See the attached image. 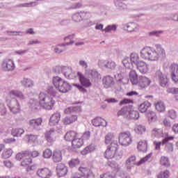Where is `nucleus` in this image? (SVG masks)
Segmentation results:
<instances>
[{
  "mask_svg": "<svg viewBox=\"0 0 178 178\" xmlns=\"http://www.w3.org/2000/svg\"><path fill=\"white\" fill-rule=\"evenodd\" d=\"M77 120V115H72L70 117H65L63 122L64 124L67 125V124H72V123H74Z\"/></svg>",
  "mask_w": 178,
  "mask_h": 178,
  "instance_id": "39",
  "label": "nucleus"
},
{
  "mask_svg": "<svg viewBox=\"0 0 178 178\" xmlns=\"http://www.w3.org/2000/svg\"><path fill=\"white\" fill-rule=\"evenodd\" d=\"M7 106H8L13 113H19L20 112V104L19 101L16 99H12L9 100L8 98L6 99Z\"/></svg>",
  "mask_w": 178,
  "mask_h": 178,
  "instance_id": "11",
  "label": "nucleus"
},
{
  "mask_svg": "<svg viewBox=\"0 0 178 178\" xmlns=\"http://www.w3.org/2000/svg\"><path fill=\"white\" fill-rule=\"evenodd\" d=\"M168 116L169 118H170V119H176V118L177 117V115L175 110H170L168 111Z\"/></svg>",
  "mask_w": 178,
  "mask_h": 178,
  "instance_id": "64",
  "label": "nucleus"
},
{
  "mask_svg": "<svg viewBox=\"0 0 178 178\" xmlns=\"http://www.w3.org/2000/svg\"><path fill=\"white\" fill-rule=\"evenodd\" d=\"M79 135V134L74 131L67 132L64 136L65 141H73Z\"/></svg>",
  "mask_w": 178,
  "mask_h": 178,
  "instance_id": "32",
  "label": "nucleus"
},
{
  "mask_svg": "<svg viewBox=\"0 0 178 178\" xmlns=\"http://www.w3.org/2000/svg\"><path fill=\"white\" fill-rule=\"evenodd\" d=\"M165 150L167 152H173V144L170 142V140H168L165 143Z\"/></svg>",
  "mask_w": 178,
  "mask_h": 178,
  "instance_id": "58",
  "label": "nucleus"
},
{
  "mask_svg": "<svg viewBox=\"0 0 178 178\" xmlns=\"http://www.w3.org/2000/svg\"><path fill=\"white\" fill-rule=\"evenodd\" d=\"M74 34H71V35L64 38V41H65V42H66L65 44L73 45V44H74V45H83V44H84V42H76V41H74Z\"/></svg>",
  "mask_w": 178,
  "mask_h": 178,
  "instance_id": "25",
  "label": "nucleus"
},
{
  "mask_svg": "<svg viewBox=\"0 0 178 178\" xmlns=\"http://www.w3.org/2000/svg\"><path fill=\"white\" fill-rule=\"evenodd\" d=\"M79 111V106H71L65 109L64 112L67 115L70 113H74V112H77Z\"/></svg>",
  "mask_w": 178,
  "mask_h": 178,
  "instance_id": "49",
  "label": "nucleus"
},
{
  "mask_svg": "<svg viewBox=\"0 0 178 178\" xmlns=\"http://www.w3.org/2000/svg\"><path fill=\"white\" fill-rule=\"evenodd\" d=\"M160 162L162 166L168 167L170 165V163H169V159L164 156H161Z\"/></svg>",
  "mask_w": 178,
  "mask_h": 178,
  "instance_id": "55",
  "label": "nucleus"
},
{
  "mask_svg": "<svg viewBox=\"0 0 178 178\" xmlns=\"http://www.w3.org/2000/svg\"><path fill=\"white\" fill-rule=\"evenodd\" d=\"M79 171L80 173H74L72 175V178H86L88 173L91 171L90 169L87 168V167H80L79 168Z\"/></svg>",
  "mask_w": 178,
  "mask_h": 178,
  "instance_id": "15",
  "label": "nucleus"
},
{
  "mask_svg": "<svg viewBox=\"0 0 178 178\" xmlns=\"http://www.w3.org/2000/svg\"><path fill=\"white\" fill-rule=\"evenodd\" d=\"M129 60L132 65H136L137 63L140 62V56H138V54H137V53H131Z\"/></svg>",
  "mask_w": 178,
  "mask_h": 178,
  "instance_id": "40",
  "label": "nucleus"
},
{
  "mask_svg": "<svg viewBox=\"0 0 178 178\" xmlns=\"http://www.w3.org/2000/svg\"><path fill=\"white\" fill-rule=\"evenodd\" d=\"M80 164V160L79 159H73L69 162V165L70 168H74V166H77V165Z\"/></svg>",
  "mask_w": 178,
  "mask_h": 178,
  "instance_id": "59",
  "label": "nucleus"
},
{
  "mask_svg": "<svg viewBox=\"0 0 178 178\" xmlns=\"http://www.w3.org/2000/svg\"><path fill=\"white\" fill-rule=\"evenodd\" d=\"M38 102L35 99H30L29 106L31 109H40V106H42L44 109L51 111L54 108V105H55V100L52 97H49L45 92H41L38 95Z\"/></svg>",
  "mask_w": 178,
  "mask_h": 178,
  "instance_id": "1",
  "label": "nucleus"
},
{
  "mask_svg": "<svg viewBox=\"0 0 178 178\" xmlns=\"http://www.w3.org/2000/svg\"><path fill=\"white\" fill-rule=\"evenodd\" d=\"M147 116L149 122H155L156 120V114L154 111L147 113Z\"/></svg>",
  "mask_w": 178,
  "mask_h": 178,
  "instance_id": "47",
  "label": "nucleus"
},
{
  "mask_svg": "<svg viewBox=\"0 0 178 178\" xmlns=\"http://www.w3.org/2000/svg\"><path fill=\"white\" fill-rule=\"evenodd\" d=\"M12 134L14 137H20L22 134H24V129L22 128H17V129H13Z\"/></svg>",
  "mask_w": 178,
  "mask_h": 178,
  "instance_id": "46",
  "label": "nucleus"
},
{
  "mask_svg": "<svg viewBox=\"0 0 178 178\" xmlns=\"http://www.w3.org/2000/svg\"><path fill=\"white\" fill-rule=\"evenodd\" d=\"M36 173L38 177L42 178H49L52 176V172L47 168L38 169Z\"/></svg>",
  "mask_w": 178,
  "mask_h": 178,
  "instance_id": "19",
  "label": "nucleus"
},
{
  "mask_svg": "<svg viewBox=\"0 0 178 178\" xmlns=\"http://www.w3.org/2000/svg\"><path fill=\"white\" fill-rule=\"evenodd\" d=\"M54 72L56 74L62 73L68 80H73L78 75V72L73 71V69L70 66L57 65L54 67Z\"/></svg>",
  "mask_w": 178,
  "mask_h": 178,
  "instance_id": "5",
  "label": "nucleus"
},
{
  "mask_svg": "<svg viewBox=\"0 0 178 178\" xmlns=\"http://www.w3.org/2000/svg\"><path fill=\"white\" fill-rule=\"evenodd\" d=\"M52 49L54 54H62V52L66 51V47H65V45H57L54 46Z\"/></svg>",
  "mask_w": 178,
  "mask_h": 178,
  "instance_id": "43",
  "label": "nucleus"
},
{
  "mask_svg": "<svg viewBox=\"0 0 178 178\" xmlns=\"http://www.w3.org/2000/svg\"><path fill=\"white\" fill-rule=\"evenodd\" d=\"M59 120H60V113H55L50 118L49 124L51 126H55V124L59 123Z\"/></svg>",
  "mask_w": 178,
  "mask_h": 178,
  "instance_id": "31",
  "label": "nucleus"
},
{
  "mask_svg": "<svg viewBox=\"0 0 178 178\" xmlns=\"http://www.w3.org/2000/svg\"><path fill=\"white\" fill-rule=\"evenodd\" d=\"M98 65L103 70H115L116 69V63L112 60H99Z\"/></svg>",
  "mask_w": 178,
  "mask_h": 178,
  "instance_id": "10",
  "label": "nucleus"
},
{
  "mask_svg": "<svg viewBox=\"0 0 178 178\" xmlns=\"http://www.w3.org/2000/svg\"><path fill=\"white\" fill-rule=\"evenodd\" d=\"M55 129H51L49 131H47L44 134V138H46L48 143H54L56 140V136L55 135Z\"/></svg>",
  "mask_w": 178,
  "mask_h": 178,
  "instance_id": "21",
  "label": "nucleus"
},
{
  "mask_svg": "<svg viewBox=\"0 0 178 178\" xmlns=\"http://www.w3.org/2000/svg\"><path fill=\"white\" fill-rule=\"evenodd\" d=\"M129 118L134 120H137L140 118V113L137 111H132L131 109L129 111Z\"/></svg>",
  "mask_w": 178,
  "mask_h": 178,
  "instance_id": "41",
  "label": "nucleus"
},
{
  "mask_svg": "<svg viewBox=\"0 0 178 178\" xmlns=\"http://www.w3.org/2000/svg\"><path fill=\"white\" fill-rule=\"evenodd\" d=\"M94 149V145H90L87 147H86L82 151L81 154L82 155H87V154H90V152H92V150Z\"/></svg>",
  "mask_w": 178,
  "mask_h": 178,
  "instance_id": "48",
  "label": "nucleus"
},
{
  "mask_svg": "<svg viewBox=\"0 0 178 178\" xmlns=\"http://www.w3.org/2000/svg\"><path fill=\"white\" fill-rule=\"evenodd\" d=\"M9 97L11 98H15L16 97L17 98H19L21 101H23L24 99H26V97L23 94V92H20L19 90H10L8 92Z\"/></svg>",
  "mask_w": 178,
  "mask_h": 178,
  "instance_id": "24",
  "label": "nucleus"
},
{
  "mask_svg": "<svg viewBox=\"0 0 178 178\" xmlns=\"http://www.w3.org/2000/svg\"><path fill=\"white\" fill-rule=\"evenodd\" d=\"M137 148L140 152H147V149L148 148V143L147 140H140L138 143Z\"/></svg>",
  "mask_w": 178,
  "mask_h": 178,
  "instance_id": "33",
  "label": "nucleus"
},
{
  "mask_svg": "<svg viewBox=\"0 0 178 178\" xmlns=\"http://www.w3.org/2000/svg\"><path fill=\"white\" fill-rule=\"evenodd\" d=\"M135 133H137V134H143L144 131H145V127L140 124L136 126V127L134 129Z\"/></svg>",
  "mask_w": 178,
  "mask_h": 178,
  "instance_id": "54",
  "label": "nucleus"
},
{
  "mask_svg": "<svg viewBox=\"0 0 178 178\" xmlns=\"http://www.w3.org/2000/svg\"><path fill=\"white\" fill-rule=\"evenodd\" d=\"M118 141H113L111 143L108 145L107 149L104 153V156L106 159H112L113 158H116V159H120L122 158L121 155H117L116 152H118Z\"/></svg>",
  "mask_w": 178,
  "mask_h": 178,
  "instance_id": "6",
  "label": "nucleus"
},
{
  "mask_svg": "<svg viewBox=\"0 0 178 178\" xmlns=\"http://www.w3.org/2000/svg\"><path fill=\"white\" fill-rule=\"evenodd\" d=\"M29 143H35L37 141L38 136L37 135H27Z\"/></svg>",
  "mask_w": 178,
  "mask_h": 178,
  "instance_id": "62",
  "label": "nucleus"
},
{
  "mask_svg": "<svg viewBox=\"0 0 178 178\" xmlns=\"http://www.w3.org/2000/svg\"><path fill=\"white\" fill-rule=\"evenodd\" d=\"M52 159L54 162H60L62 161V152L56 149L53 152Z\"/></svg>",
  "mask_w": 178,
  "mask_h": 178,
  "instance_id": "37",
  "label": "nucleus"
},
{
  "mask_svg": "<svg viewBox=\"0 0 178 178\" xmlns=\"http://www.w3.org/2000/svg\"><path fill=\"white\" fill-rule=\"evenodd\" d=\"M102 83L105 88H109L115 84V81H113V78L112 76H106L103 78Z\"/></svg>",
  "mask_w": 178,
  "mask_h": 178,
  "instance_id": "28",
  "label": "nucleus"
},
{
  "mask_svg": "<svg viewBox=\"0 0 178 178\" xmlns=\"http://www.w3.org/2000/svg\"><path fill=\"white\" fill-rule=\"evenodd\" d=\"M115 136L112 133H108L105 136V143L106 144H112L113 141H117L114 140Z\"/></svg>",
  "mask_w": 178,
  "mask_h": 178,
  "instance_id": "45",
  "label": "nucleus"
},
{
  "mask_svg": "<svg viewBox=\"0 0 178 178\" xmlns=\"http://www.w3.org/2000/svg\"><path fill=\"white\" fill-rule=\"evenodd\" d=\"M52 156V150L51 149H46L43 151V157L46 159H49Z\"/></svg>",
  "mask_w": 178,
  "mask_h": 178,
  "instance_id": "57",
  "label": "nucleus"
},
{
  "mask_svg": "<svg viewBox=\"0 0 178 178\" xmlns=\"http://www.w3.org/2000/svg\"><path fill=\"white\" fill-rule=\"evenodd\" d=\"M90 74L92 79H101V75L95 70H92L90 72Z\"/></svg>",
  "mask_w": 178,
  "mask_h": 178,
  "instance_id": "60",
  "label": "nucleus"
},
{
  "mask_svg": "<svg viewBox=\"0 0 178 178\" xmlns=\"http://www.w3.org/2000/svg\"><path fill=\"white\" fill-rule=\"evenodd\" d=\"M56 172L58 177H63V176H66V175H67V167H66L65 164H58L56 167Z\"/></svg>",
  "mask_w": 178,
  "mask_h": 178,
  "instance_id": "22",
  "label": "nucleus"
},
{
  "mask_svg": "<svg viewBox=\"0 0 178 178\" xmlns=\"http://www.w3.org/2000/svg\"><path fill=\"white\" fill-rule=\"evenodd\" d=\"M13 154V151L12 149H6L2 154V158L4 159H8V158H10L12 154Z\"/></svg>",
  "mask_w": 178,
  "mask_h": 178,
  "instance_id": "52",
  "label": "nucleus"
},
{
  "mask_svg": "<svg viewBox=\"0 0 178 178\" xmlns=\"http://www.w3.org/2000/svg\"><path fill=\"white\" fill-rule=\"evenodd\" d=\"M151 156H152V153L147 154L138 162H136V156L134 155L131 156L125 162V168H127V172H129L131 175L136 174L137 172V168H136V165L140 166V165L145 163V162H147V161L151 159Z\"/></svg>",
  "mask_w": 178,
  "mask_h": 178,
  "instance_id": "3",
  "label": "nucleus"
},
{
  "mask_svg": "<svg viewBox=\"0 0 178 178\" xmlns=\"http://www.w3.org/2000/svg\"><path fill=\"white\" fill-rule=\"evenodd\" d=\"M118 26L116 24L108 25L104 29L105 33H111V31H116Z\"/></svg>",
  "mask_w": 178,
  "mask_h": 178,
  "instance_id": "56",
  "label": "nucleus"
},
{
  "mask_svg": "<svg viewBox=\"0 0 178 178\" xmlns=\"http://www.w3.org/2000/svg\"><path fill=\"white\" fill-rule=\"evenodd\" d=\"M157 178H169V171H161L158 175Z\"/></svg>",
  "mask_w": 178,
  "mask_h": 178,
  "instance_id": "61",
  "label": "nucleus"
},
{
  "mask_svg": "<svg viewBox=\"0 0 178 178\" xmlns=\"http://www.w3.org/2000/svg\"><path fill=\"white\" fill-rule=\"evenodd\" d=\"M87 17H90V13L81 11L80 13H74L72 15V19L74 22H75V23H80L81 20Z\"/></svg>",
  "mask_w": 178,
  "mask_h": 178,
  "instance_id": "13",
  "label": "nucleus"
},
{
  "mask_svg": "<svg viewBox=\"0 0 178 178\" xmlns=\"http://www.w3.org/2000/svg\"><path fill=\"white\" fill-rule=\"evenodd\" d=\"M152 136H154V137H156V138H163V145H165V143H168V141H172L173 136H168V133H164L163 131L161 129H154L152 131Z\"/></svg>",
  "mask_w": 178,
  "mask_h": 178,
  "instance_id": "8",
  "label": "nucleus"
},
{
  "mask_svg": "<svg viewBox=\"0 0 178 178\" xmlns=\"http://www.w3.org/2000/svg\"><path fill=\"white\" fill-rule=\"evenodd\" d=\"M20 84L22 87H24V88H33V87H34V81L30 78L24 77L20 81Z\"/></svg>",
  "mask_w": 178,
  "mask_h": 178,
  "instance_id": "23",
  "label": "nucleus"
},
{
  "mask_svg": "<svg viewBox=\"0 0 178 178\" xmlns=\"http://www.w3.org/2000/svg\"><path fill=\"white\" fill-rule=\"evenodd\" d=\"M1 67L4 72H12L15 70V63L12 60H5L1 64Z\"/></svg>",
  "mask_w": 178,
  "mask_h": 178,
  "instance_id": "14",
  "label": "nucleus"
},
{
  "mask_svg": "<svg viewBox=\"0 0 178 178\" xmlns=\"http://www.w3.org/2000/svg\"><path fill=\"white\" fill-rule=\"evenodd\" d=\"M52 83L59 92L65 94L72 90V85L58 76L53 77Z\"/></svg>",
  "mask_w": 178,
  "mask_h": 178,
  "instance_id": "4",
  "label": "nucleus"
},
{
  "mask_svg": "<svg viewBox=\"0 0 178 178\" xmlns=\"http://www.w3.org/2000/svg\"><path fill=\"white\" fill-rule=\"evenodd\" d=\"M122 27L124 30H127V31H130L131 33H132L133 31L137 33V31L140 30V26H138V24L134 22L124 24H122Z\"/></svg>",
  "mask_w": 178,
  "mask_h": 178,
  "instance_id": "16",
  "label": "nucleus"
},
{
  "mask_svg": "<svg viewBox=\"0 0 178 178\" xmlns=\"http://www.w3.org/2000/svg\"><path fill=\"white\" fill-rule=\"evenodd\" d=\"M45 94L54 99V97H56L58 95V91L56 90V88H54V86H49L47 90V93Z\"/></svg>",
  "mask_w": 178,
  "mask_h": 178,
  "instance_id": "36",
  "label": "nucleus"
},
{
  "mask_svg": "<svg viewBox=\"0 0 178 178\" xmlns=\"http://www.w3.org/2000/svg\"><path fill=\"white\" fill-rule=\"evenodd\" d=\"M119 143L121 144V145H124V147L130 145V144L133 143V140L131 139V134L130 131L120 133L119 135Z\"/></svg>",
  "mask_w": 178,
  "mask_h": 178,
  "instance_id": "9",
  "label": "nucleus"
},
{
  "mask_svg": "<svg viewBox=\"0 0 178 178\" xmlns=\"http://www.w3.org/2000/svg\"><path fill=\"white\" fill-rule=\"evenodd\" d=\"M29 126H30L33 130L40 131L42 129V118L31 119L28 122Z\"/></svg>",
  "mask_w": 178,
  "mask_h": 178,
  "instance_id": "12",
  "label": "nucleus"
},
{
  "mask_svg": "<svg viewBox=\"0 0 178 178\" xmlns=\"http://www.w3.org/2000/svg\"><path fill=\"white\" fill-rule=\"evenodd\" d=\"M171 77L175 83H178V64L171 65Z\"/></svg>",
  "mask_w": 178,
  "mask_h": 178,
  "instance_id": "26",
  "label": "nucleus"
},
{
  "mask_svg": "<svg viewBox=\"0 0 178 178\" xmlns=\"http://www.w3.org/2000/svg\"><path fill=\"white\" fill-rule=\"evenodd\" d=\"M8 35H19V37L23 36L24 33L22 31H7Z\"/></svg>",
  "mask_w": 178,
  "mask_h": 178,
  "instance_id": "63",
  "label": "nucleus"
},
{
  "mask_svg": "<svg viewBox=\"0 0 178 178\" xmlns=\"http://www.w3.org/2000/svg\"><path fill=\"white\" fill-rule=\"evenodd\" d=\"M27 156H30V152H29V151L22 152L18 153L16 155V160L22 161V159H23V158H27Z\"/></svg>",
  "mask_w": 178,
  "mask_h": 178,
  "instance_id": "42",
  "label": "nucleus"
},
{
  "mask_svg": "<svg viewBox=\"0 0 178 178\" xmlns=\"http://www.w3.org/2000/svg\"><path fill=\"white\" fill-rule=\"evenodd\" d=\"M136 84H138V87L140 88H145L146 87H148L149 84H151V80L147 78V76H140Z\"/></svg>",
  "mask_w": 178,
  "mask_h": 178,
  "instance_id": "17",
  "label": "nucleus"
},
{
  "mask_svg": "<svg viewBox=\"0 0 178 178\" xmlns=\"http://www.w3.org/2000/svg\"><path fill=\"white\" fill-rule=\"evenodd\" d=\"M126 1L127 0H115L114 3L118 9L120 10H124V9H127V8Z\"/></svg>",
  "mask_w": 178,
  "mask_h": 178,
  "instance_id": "34",
  "label": "nucleus"
},
{
  "mask_svg": "<svg viewBox=\"0 0 178 178\" xmlns=\"http://www.w3.org/2000/svg\"><path fill=\"white\" fill-rule=\"evenodd\" d=\"M38 3L37 1H32L31 3H21L18 5L19 8H31V6H37Z\"/></svg>",
  "mask_w": 178,
  "mask_h": 178,
  "instance_id": "50",
  "label": "nucleus"
},
{
  "mask_svg": "<svg viewBox=\"0 0 178 178\" xmlns=\"http://www.w3.org/2000/svg\"><path fill=\"white\" fill-rule=\"evenodd\" d=\"M129 79L130 81L134 86L137 85L138 78L136 70H131V72H129Z\"/></svg>",
  "mask_w": 178,
  "mask_h": 178,
  "instance_id": "38",
  "label": "nucleus"
},
{
  "mask_svg": "<svg viewBox=\"0 0 178 178\" xmlns=\"http://www.w3.org/2000/svg\"><path fill=\"white\" fill-rule=\"evenodd\" d=\"M92 123L95 127H106V121L102 118L97 117L92 120Z\"/></svg>",
  "mask_w": 178,
  "mask_h": 178,
  "instance_id": "29",
  "label": "nucleus"
},
{
  "mask_svg": "<svg viewBox=\"0 0 178 178\" xmlns=\"http://www.w3.org/2000/svg\"><path fill=\"white\" fill-rule=\"evenodd\" d=\"M130 109H133V106L130 104L122 107L121 110L118 112V116H123L124 118H127L129 116V112H130Z\"/></svg>",
  "mask_w": 178,
  "mask_h": 178,
  "instance_id": "27",
  "label": "nucleus"
},
{
  "mask_svg": "<svg viewBox=\"0 0 178 178\" xmlns=\"http://www.w3.org/2000/svg\"><path fill=\"white\" fill-rule=\"evenodd\" d=\"M159 56H165V50L161 46H157L156 50L150 47H145L140 51V57L146 60H158Z\"/></svg>",
  "mask_w": 178,
  "mask_h": 178,
  "instance_id": "2",
  "label": "nucleus"
},
{
  "mask_svg": "<svg viewBox=\"0 0 178 178\" xmlns=\"http://www.w3.org/2000/svg\"><path fill=\"white\" fill-rule=\"evenodd\" d=\"M122 64L126 69H133V63L130 61V58H129V57H125L122 60Z\"/></svg>",
  "mask_w": 178,
  "mask_h": 178,
  "instance_id": "44",
  "label": "nucleus"
},
{
  "mask_svg": "<svg viewBox=\"0 0 178 178\" xmlns=\"http://www.w3.org/2000/svg\"><path fill=\"white\" fill-rule=\"evenodd\" d=\"M136 66L140 73H142L143 74H145V73H147L148 70H149L148 64L143 60L139 61Z\"/></svg>",
  "mask_w": 178,
  "mask_h": 178,
  "instance_id": "20",
  "label": "nucleus"
},
{
  "mask_svg": "<svg viewBox=\"0 0 178 178\" xmlns=\"http://www.w3.org/2000/svg\"><path fill=\"white\" fill-rule=\"evenodd\" d=\"M83 144H84V142L83 141L81 136H80V134H79L72 142L73 148H81V147H83Z\"/></svg>",
  "mask_w": 178,
  "mask_h": 178,
  "instance_id": "30",
  "label": "nucleus"
},
{
  "mask_svg": "<svg viewBox=\"0 0 178 178\" xmlns=\"http://www.w3.org/2000/svg\"><path fill=\"white\" fill-rule=\"evenodd\" d=\"M156 109L158 112H163L165 109V104L163 102H159L156 104Z\"/></svg>",
  "mask_w": 178,
  "mask_h": 178,
  "instance_id": "51",
  "label": "nucleus"
},
{
  "mask_svg": "<svg viewBox=\"0 0 178 178\" xmlns=\"http://www.w3.org/2000/svg\"><path fill=\"white\" fill-rule=\"evenodd\" d=\"M156 77L158 79L159 84L161 86V87H166V85L169 81V79H168L166 76L163 75L161 71H157L156 72Z\"/></svg>",
  "mask_w": 178,
  "mask_h": 178,
  "instance_id": "18",
  "label": "nucleus"
},
{
  "mask_svg": "<svg viewBox=\"0 0 178 178\" xmlns=\"http://www.w3.org/2000/svg\"><path fill=\"white\" fill-rule=\"evenodd\" d=\"M161 34H163V31H152L147 33L149 37H161Z\"/></svg>",
  "mask_w": 178,
  "mask_h": 178,
  "instance_id": "53",
  "label": "nucleus"
},
{
  "mask_svg": "<svg viewBox=\"0 0 178 178\" xmlns=\"http://www.w3.org/2000/svg\"><path fill=\"white\" fill-rule=\"evenodd\" d=\"M76 77L79 79V81L81 83L80 84H73L74 87H76L78 90L80 91H86V88L83 87H86V88L90 87L91 86V81L90 79L87 77H86L81 72H78V75H76Z\"/></svg>",
  "mask_w": 178,
  "mask_h": 178,
  "instance_id": "7",
  "label": "nucleus"
},
{
  "mask_svg": "<svg viewBox=\"0 0 178 178\" xmlns=\"http://www.w3.org/2000/svg\"><path fill=\"white\" fill-rule=\"evenodd\" d=\"M151 108V103L148 102H144L140 106H138V110L141 113H145V112H147L148 109Z\"/></svg>",
  "mask_w": 178,
  "mask_h": 178,
  "instance_id": "35",
  "label": "nucleus"
}]
</instances>
